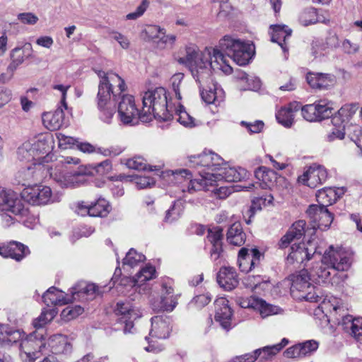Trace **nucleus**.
Returning a JSON list of instances; mask_svg holds the SVG:
<instances>
[{"instance_id": "nucleus-1", "label": "nucleus", "mask_w": 362, "mask_h": 362, "mask_svg": "<svg viewBox=\"0 0 362 362\" xmlns=\"http://www.w3.org/2000/svg\"><path fill=\"white\" fill-rule=\"evenodd\" d=\"M214 60H212L210 49L200 52L197 46L190 45L186 47L185 57L179 59L180 63L189 66L193 78L199 84L202 98L207 104L214 103L218 94L222 92L211 78V71H221L226 74H230L233 71L221 53L214 50Z\"/></svg>"}, {"instance_id": "nucleus-2", "label": "nucleus", "mask_w": 362, "mask_h": 362, "mask_svg": "<svg viewBox=\"0 0 362 362\" xmlns=\"http://www.w3.org/2000/svg\"><path fill=\"white\" fill-rule=\"evenodd\" d=\"M189 166L196 168L198 174L201 176L200 179L192 180L191 173L186 169H180L171 171V174L175 177H179L189 180L187 186V192L193 193L199 190H209L210 180L205 181L204 175L206 173H201L200 171L206 173H219L220 168H222L223 159L216 153L213 152L206 153L197 156H191L189 158Z\"/></svg>"}, {"instance_id": "nucleus-3", "label": "nucleus", "mask_w": 362, "mask_h": 362, "mask_svg": "<svg viewBox=\"0 0 362 362\" xmlns=\"http://www.w3.org/2000/svg\"><path fill=\"white\" fill-rule=\"evenodd\" d=\"M97 74L100 78L96 98L98 108L101 119L110 123L115 113L111 98L114 100H117L126 90V84L124 79L114 72L99 70Z\"/></svg>"}, {"instance_id": "nucleus-4", "label": "nucleus", "mask_w": 362, "mask_h": 362, "mask_svg": "<svg viewBox=\"0 0 362 362\" xmlns=\"http://www.w3.org/2000/svg\"><path fill=\"white\" fill-rule=\"evenodd\" d=\"M142 102L140 116L142 122H148L153 118L168 121L173 117V107L168 102L167 91L164 88L158 87L145 92Z\"/></svg>"}, {"instance_id": "nucleus-5", "label": "nucleus", "mask_w": 362, "mask_h": 362, "mask_svg": "<svg viewBox=\"0 0 362 362\" xmlns=\"http://www.w3.org/2000/svg\"><path fill=\"white\" fill-rule=\"evenodd\" d=\"M207 49L211 50L212 60H214V51L217 50L223 54L228 65L230 64L223 52L240 66L247 64L254 54V46L252 44L234 38L230 35H225L220 40L218 49Z\"/></svg>"}, {"instance_id": "nucleus-6", "label": "nucleus", "mask_w": 362, "mask_h": 362, "mask_svg": "<svg viewBox=\"0 0 362 362\" xmlns=\"http://www.w3.org/2000/svg\"><path fill=\"white\" fill-rule=\"evenodd\" d=\"M311 279L310 274L306 269L291 274L288 280L291 284V295L298 300L315 303L320 301L322 296L317 293L315 287L310 283Z\"/></svg>"}, {"instance_id": "nucleus-7", "label": "nucleus", "mask_w": 362, "mask_h": 362, "mask_svg": "<svg viewBox=\"0 0 362 362\" xmlns=\"http://www.w3.org/2000/svg\"><path fill=\"white\" fill-rule=\"evenodd\" d=\"M324 240L317 237H312L307 243L293 245L291 252L286 259L287 264H305L309 261L315 254L321 255L326 247Z\"/></svg>"}, {"instance_id": "nucleus-8", "label": "nucleus", "mask_w": 362, "mask_h": 362, "mask_svg": "<svg viewBox=\"0 0 362 362\" xmlns=\"http://www.w3.org/2000/svg\"><path fill=\"white\" fill-rule=\"evenodd\" d=\"M54 90L60 93V102L58 107L54 112H45L42 115V123L44 126L50 131L59 129L64 123V110L67 109L66 102L67 90L70 86L62 84H56L52 86Z\"/></svg>"}, {"instance_id": "nucleus-9", "label": "nucleus", "mask_w": 362, "mask_h": 362, "mask_svg": "<svg viewBox=\"0 0 362 362\" xmlns=\"http://www.w3.org/2000/svg\"><path fill=\"white\" fill-rule=\"evenodd\" d=\"M21 197L30 205L41 206L59 202V197L54 196L48 186L35 184L24 188Z\"/></svg>"}, {"instance_id": "nucleus-10", "label": "nucleus", "mask_w": 362, "mask_h": 362, "mask_svg": "<svg viewBox=\"0 0 362 362\" xmlns=\"http://www.w3.org/2000/svg\"><path fill=\"white\" fill-rule=\"evenodd\" d=\"M46 346L42 334L33 333L22 339L19 344V356L23 362H34Z\"/></svg>"}, {"instance_id": "nucleus-11", "label": "nucleus", "mask_w": 362, "mask_h": 362, "mask_svg": "<svg viewBox=\"0 0 362 362\" xmlns=\"http://www.w3.org/2000/svg\"><path fill=\"white\" fill-rule=\"evenodd\" d=\"M52 170V165L49 164L34 163L25 168L18 170L15 175V181L22 186H31L33 182L40 181L49 175Z\"/></svg>"}, {"instance_id": "nucleus-12", "label": "nucleus", "mask_w": 362, "mask_h": 362, "mask_svg": "<svg viewBox=\"0 0 362 362\" xmlns=\"http://www.w3.org/2000/svg\"><path fill=\"white\" fill-rule=\"evenodd\" d=\"M332 267L328 263L321 262L313 267L310 272L313 281L319 284H328L332 286H340L348 278L345 273L333 272Z\"/></svg>"}, {"instance_id": "nucleus-13", "label": "nucleus", "mask_w": 362, "mask_h": 362, "mask_svg": "<svg viewBox=\"0 0 362 362\" xmlns=\"http://www.w3.org/2000/svg\"><path fill=\"white\" fill-rule=\"evenodd\" d=\"M322 262L329 264L333 272L344 273L351 266V255L343 248L330 245L323 253Z\"/></svg>"}, {"instance_id": "nucleus-14", "label": "nucleus", "mask_w": 362, "mask_h": 362, "mask_svg": "<svg viewBox=\"0 0 362 362\" xmlns=\"http://www.w3.org/2000/svg\"><path fill=\"white\" fill-rule=\"evenodd\" d=\"M0 211H8L16 216H25L28 209L23 203L18 194L11 190L0 187Z\"/></svg>"}, {"instance_id": "nucleus-15", "label": "nucleus", "mask_w": 362, "mask_h": 362, "mask_svg": "<svg viewBox=\"0 0 362 362\" xmlns=\"http://www.w3.org/2000/svg\"><path fill=\"white\" fill-rule=\"evenodd\" d=\"M118 117L125 125H134L141 120V111L139 110L133 95H123L118 103Z\"/></svg>"}, {"instance_id": "nucleus-16", "label": "nucleus", "mask_w": 362, "mask_h": 362, "mask_svg": "<svg viewBox=\"0 0 362 362\" xmlns=\"http://www.w3.org/2000/svg\"><path fill=\"white\" fill-rule=\"evenodd\" d=\"M115 314L120 316L119 320L124 324V332L131 333L134 327V321L141 317V312L139 307L129 300L119 301L115 309Z\"/></svg>"}, {"instance_id": "nucleus-17", "label": "nucleus", "mask_w": 362, "mask_h": 362, "mask_svg": "<svg viewBox=\"0 0 362 362\" xmlns=\"http://www.w3.org/2000/svg\"><path fill=\"white\" fill-rule=\"evenodd\" d=\"M178 296L174 293L172 282L168 279L161 284L160 296L158 299H151L152 308L157 311L171 312L177 305Z\"/></svg>"}, {"instance_id": "nucleus-18", "label": "nucleus", "mask_w": 362, "mask_h": 362, "mask_svg": "<svg viewBox=\"0 0 362 362\" xmlns=\"http://www.w3.org/2000/svg\"><path fill=\"white\" fill-rule=\"evenodd\" d=\"M201 173H206L204 175L205 180H210V186H213L214 183L217 181L224 180L226 182H240L249 176V173L243 168L238 167H229L225 165L224 167L220 168L219 173H206L205 171H200Z\"/></svg>"}, {"instance_id": "nucleus-19", "label": "nucleus", "mask_w": 362, "mask_h": 362, "mask_svg": "<svg viewBox=\"0 0 362 362\" xmlns=\"http://www.w3.org/2000/svg\"><path fill=\"white\" fill-rule=\"evenodd\" d=\"M50 177L59 184L62 187L75 188L86 185L88 181V176L85 173L76 170L74 172H61L54 170L50 172Z\"/></svg>"}, {"instance_id": "nucleus-20", "label": "nucleus", "mask_w": 362, "mask_h": 362, "mask_svg": "<svg viewBox=\"0 0 362 362\" xmlns=\"http://www.w3.org/2000/svg\"><path fill=\"white\" fill-rule=\"evenodd\" d=\"M327 178V169L323 165L313 163L298 177V182L310 188H315L324 183Z\"/></svg>"}, {"instance_id": "nucleus-21", "label": "nucleus", "mask_w": 362, "mask_h": 362, "mask_svg": "<svg viewBox=\"0 0 362 362\" xmlns=\"http://www.w3.org/2000/svg\"><path fill=\"white\" fill-rule=\"evenodd\" d=\"M306 213L312 221L317 224V227L322 230L328 228L333 221V214L327 209L313 204L307 209Z\"/></svg>"}, {"instance_id": "nucleus-22", "label": "nucleus", "mask_w": 362, "mask_h": 362, "mask_svg": "<svg viewBox=\"0 0 362 362\" xmlns=\"http://www.w3.org/2000/svg\"><path fill=\"white\" fill-rule=\"evenodd\" d=\"M215 320L226 330L231 327L232 311L228 305V300L219 298L215 300Z\"/></svg>"}, {"instance_id": "nucleus-23", "label": "nucleus", "mask_w": 362, "mask_h": 362, "mask_svg": "<svg viewBox=\"0 0 362 362\" xmlns=\"http://www.w3.org/2000/svg\"><path fill=\"white\" fill-rule=\"evenodd\" d=\"M216 279L218 285L228 291L236 288L239 284L235 269L231 267H221L217 274Z\"/></svg>"}, {"instance_id": "nucleus-24", "label": "nucleus", "mask_w": 362, "mask_h": 362, "mask_svg": "<svg viewBox=\"0 0 362 362\" xmlns=\"http://www.w3.org/2000/svg\"><path fill=\"white\" fill-rule=\"evenodd\" d=\"M261 254L257 248L249 250L246 247H242L238 252V262L242 272L251 271L259 263Z\"/></svg>"}, {"instance_id": "nucleus-25", "label": "nucleus", "mask_w": 362, "mask_h": 362, "mask_svg": "<svg viewBox=\"0 0 362 362\" xmlns=\"http://www.w3.org/2000/svg\"><path fill=\"white\" fill-rule=\"evenodd\" d=\"M29 252L27 246L16 241H11L7 244L0 245V255L6 258H12L18 262L23 259Z\"/></svg>"}, {"instance_id": "nucleus-26", "label": "nucleus", "mask_w": 362, "mask_h": 362, "mask_svg": "<svg viewBox=\"0 0 362 362\" xmlns=\"http://www.w3.org/2000/svg\"><path fill=\"white\" fill-rule=\"evenodd\" d=\"M29 143L31 144L32 151H34L36 157L41 158V163H47L51 158L49 154L51 149L50 137L46 134H40Z\"/></svg>"}, {"instance_id": "nucleus-27", "label": "nucleus", "mask_w": 362, "mask_h": 362, "mask_svg": "<svg viewBox=\"0 0 362 362\" xmlns=\"http://www.w3.org/2000/svg\"><path fill=\"white\" fill-rule=\"evenodd\" d=\"M170 319L167 316H155L151 318V338L166 339L170 332Z\"/></svg>"}, {"instance_id": "nucleus-28", "label": "nucleus", "mask_w": 362, "mask_h": 362, "mask_svg": "<svg viewBox=\"0 0 362 362\" xmlns=\"http://www.w3.org/2000/svg\"><path fill=\"white\" fill-rule=\"evenodd\" d=\"M346 191L345 187H325L318 190L316 193L318 206L327 207L332 205L341 197Z\"/></svg>"}, {"instance_id": "nucleus-29", "label": "nucleus", "mask_w": 362, "mask_h": 362, "mask_svg": "<svg viewBox=\"0 0 362 362\" xmlns=\"http://www.w3.org/2000/svg\"><path fill=\"white\" fill-rule=\"evenodd\" d=\"M74 300H93L101 293L99 287L94 284L81 282L71 288Z\"/></svg>"}, {"instance_id": "nucleus-30", "label": "nucleus", "mask_w": 362, "mask_h": 362, "mask_svg": "<svg viewBox=\"0 0 362 362\" xmlns=\"http://www.w3.org/2000/svg\"><path fill=\"white\" fill-rule=\"evenodd\" d=\"M344 330L349 333L356 342L362 344V317L345 315L340 322Z\"/></svg>"}, {"instance_id": "nucleus-31", "label": "nucleus", "mask_w": 362, "mask_h": 362, "mask_svg": "<svg viewBox=\"0 0 362 362\" xmlns=\"http://www.w3.org/2000/svg\"><path fill=\"white\" fill-rule=\"evenodd\" d=\"M45 342L50 348V351L54 354H67L72 350V344L69 339L62 334H54Z\"/></svg>"}, {"instance_id": "nucleus-32", "label": "nucleus", "mask_w": 362, "mask_h": 362, "mask_svg": "<svg viewBox=\"0 0 362 362\" xmlns=\"http://www.w3.org/2000/svg\"><path fill=\"white\" fill-rule=\"evenodd\" d=\"M255 175L259 180L256 185L262 189H271L277 181V174L264 166H261L256 170Z\"/></svg>"}, {"instance_id": "nucleus-33", "label": "nucleus", "mask_w": 362, "mask_h": 362, "mask_svg": "<svg viewBox=\"0 0 362 362\" xmlns=\"http://www.w3.org/2000/svg\"><path fill=\"white\" fill-rule=\"evenodd\" d=\"M270 28L272 29V41L276 42L284 52H286L288 50L286 40L291 37L292 30L287 26L281 25H272Z\"/></svg>"}, {"instance_id": "nucleus-34", "label": "nucleus", "mask_w": 362, "mask_h": 362, "mask_svg": "<svg viewBox=\"0 0 362 362\" xmlns=\"http://www.w3.org/2000/svg\"><path fill=\"white\" fill-rule=\"evenodd\" d=\"M300 108V105L297 103H290L288 106L281 107L276 115L278 122L285 127H291L293 123L295 112Z\"/></svg>"}, {"instance_id": "nucleus-35", "label": "nucleus", "mask_w": 362, "mask_h": 362, "mask_svg": "<svg viewBox=\"0 0 362 362\" xmlns=\"http://www.w3.org/2000/svg\"><path fill=\"white\" fill-rule=\"evenodd\" d=\"M226 240L230 245L235 246L243 245L246 240V234L240 222H235L228 229Z\"/></svg>"}, {"instance_id": "nucleus-36", "label": "nucleus", "mask_w": 362, "mask_h": 362, "mask_svg": "<svg viewBox=\"0 0 362 362\" xmlns=\"http://www.w3.org/2000/svg\"><path fill=\"white\" fill-rule=\"evenodd\" d=\"M306 78L308 84L313 88H327L334 83V77L330 74L309 73Z\"/></svg>"}, {"instance_id": "nucleus-37", "label": "nucleus", "mask_w": 362, "mask_h": 362, "mask_svg": "<svg viewBox=\"0 0 362 362\" xmlns=\"http://www.w3.org/2000/svg\"><path fill=\"white\" fill-rule=\"evenodd\" d=\"M32 46L30 43L25 44L21 47H15L11 52V63L9 68L16 69L19 65L23 64L25 59L31 56Z\"/></svg>"}, {"instance_id": "nucleus-38", "label": "nucleus", "mask_w": 362, "mask_h": 362, "mask_svg": "<svg viewBox=\"0 0 362 362\" xmlns=\"http://www.w3.org/2000/svg\"><path fill=\"white\" fill-rule=\"evenodd\" d=\"M42 300L47 306L64 305L69 300L65 293L55 287L49 288L42 296Z\"/></svg>"}, {"instance_id": "nucleus-39", "label": "nucleus", "mask_w": 362, "mask_h": 362, "mask_svg": "<svg viewBox=\"0 0 362 362\" xmlns=\"http://www.w3.org/2000/svg\"><path fill=\"white\" fill-rule=\"evenodd\" d=\"M358 107L355 104H346L343 105L332 117V122L334 126H340L347 122L356 113Z\"/></svg>"}, {"instance_id": "nucleus-40", "label": "nucleus", "mask_w": 362, "mask_h": 362, "mask_svg": "<svg viewBox=\"0 0 362 362\" xmlns=\"http://www.w3.org/2000/svg\"><path fill=\"white\" fill-rule=\"evenodd\" d=\"M23 333L20 330L13 329L8 325H0V343L13 344L23 339Z\"/></svg>"}, {"instance_id": "nucleus-41", "label": "nucleus", "mask_w": 362, "mask_h": 362, "mask_svg": "<svg viewBox=\"0 0 362 362\" xmlns=\"http://www.w3.org/2000/svg\"><path fill=\"white\" fill-rule=\"evenodd\" d=\"M288 343V340L284 338L281 341L277 344L267 346L263 348L256 349L255 353L257 355V358H259L262 361L269 360L279 353L284 346H286Z\"/></svg>"}, {"instance_id": "nucleus-42", "label": "nucleus", "mask_w": 362, "mask_h": 362, "mask_svg": "<svg viewBox=\"0 0 362 362\" xmlns=\"http://www.w3.org/2000/svg\"><path fill=\"white\" fill-rule=\"evenodd\" d=\"M244 284L252 291H255L259 288L266 290L269 288V282L259 275H248L244 280Z\"/></svg>"}, {"instance_id": "nucleus-43", "label": "nucleus", "mask_w": 362, "mask_h": 362, "mask_svg": "<svg viewBox=\"0 0 362 362\" xmlns=\"http://www.w3.org/2000/svg\"><path fill=\"white\" fill-rule=\"evenodd\" d=\"M176 119L182 125L186 127H194L196 126V120L192 117L185 109L184 106L179 105L176 109H175Z\"/></svg>"}, {"instance_id": "nucleus-44", "label": "nucleus", "mask_w": 362, "mask_h": 362, "mask_svg": "<svg viewBox=\"0 0 362 362\" xmlns=\"http://www.w3.org/2000/svg\"><path fill=\"white\" fill-rule=\"evenodd\" d=\"M318 121L330 117L333 115L332 103L327 100H320L315 102Z\"/></svg>"}, {"instance_id": "nucleus-45", "label": "nucleus", "mask_w": 362, "mask_h": 362, "mask_svg": "<svg viewBox=\"0 0 362 362\" xmlns=\"http://www.w3.org/2000/svg\"><path fill=\"white\" fill-rule=\"evenodd\" d=\"M156 277V269L154 267L147 265L143 267L134 277V286H140L144 283Z\"/></svg>"}, {"instance_id": "nucleus-46", "label": "nucleus", "mask_w": 362, "mask_h": 362, "mask_svg": "<svg viewBox=\"0 0 362 362\" xmlns=\"http://www.w3.org/2000/svg\"><path fill=\"white\" fill-rule=\"evenodd\" d=\"M110 212V205L105 199H98L96 202L90 204V216L103 217Z\"/></svg>"}, {"instance_id": "nucleus-47", "label": "nucleus", "mask_w": 362, "mask_h": 362, "mask_svg": "<svg viewBox=\"0 0 362 362\" xmlns=\"http://www.w3.org/2000/svg\"><path fill=\"white\" fill-rule=\"evenodd\" d=\"M184 210L183 202L182 200H176L173 205L166 211L164 221L166 223H172L177 220Z\"/></svg>"}, {"instance_id": "nucleus-48", "label": "nucleus", "mask_w": 362, "mask_h": 362, "mask_svg": "<svg viewBox=\"0 0 362 362\" xmlns=\"http://www.w3.org/2000/svg\"><path fill=\"white\" fill-rule=\"evenodd\" d=\"M32 150V146L29 142L23 144L18 149V157L21 160H25L28 161L35 160L37 161V163L41 162V158H37L34 151Z\"/></svg>"}, {"instance_id": "nucleus-49", "label": "nucleus", "mask_w": 362, "mask_h": 362, "mask_svg": "<svg viewBox=\"0 0 362 362\" xmlns=\"http://www.w3.org/2000/svg\"><path fill=\"white\" fill-rule=\"evenodd\" d=\"M255 310H259L262 317L264 318L272 315L278 314L280 308L277 306L267 303L262 299L259 298L257 304H256Z\"/></svg>"}, {"instance_id": "nucleus-50", "label": "nucleus", "mask_w": 362, "mask_h": 362, "mask_svg": "<svg viewBox=\"0 0 362 362\" xmlns=\"http://www.w3.org/2000/svg\"><path fill=\"white\" fill-rule=\"evenodd\" d=\"M146 259L145 256L141 253H138L134 249L132 248L127 253L123 259V264L129 265L131 267L136 266L139 263Z\"/></svg>"}, {"instance_id": "nucleus-51", "label": "nucleus", "mask_w": 362, "mask_h": 362, "mask_svg": "<svg viewBox=\"0 0 362 362\" xmlns=\"http://www.w3.org/2000/svg\"><path fill=\"white\" fill-rule=\"evenodd\" d=\"M306 223L304 220L296 221L287 231L295 240L300 239L306 232Z\"/></svg>"}, {"instance_id": "nucleus-52", "label": "nucleus", "mask_w": 362, "mask_h": 362, "mask_svg": "<svg viewBox=\"0 0 362 362\" xmlns=\"http://www.w3.org/2000/svg\"><path fill=\"white\" fill-rule=\"evenodd\" d=\"M223 229L220 227H214L209 230L207 239L214 246H222Z\"/></svg>"}, {"instance_id": "nucleus-53", "label": "nucleus", "mask_w": 362, "mask_h": 362, "mask_svg": "<svg viewBox=\"0 0 362 362\" xmlns=\"http://www.w3.org/2000/svg\"><path fill=\"white\" fill-rule=\"evenodd\" d=\"M149 4V0H141V4L136 7L134 11L125 16V19L127 21H136L141 18L146 11Z\"/></svg>"}, {"instance_id": "nucleus-54", "label": "nucleus", "mask_w": 362, "mask_h": 362, "mask_svg": "<svg viewBox=\"0 0 362 362\" xmlns=\"http://www.w3.org/2000/svg\"><path fill=\"white\" fill-rule=\"evenodd\" d=\"M149 4V0H141V4L136 7L134 11L125 16V19L127 21H136L141 18L146 11Z\"/></svg>"}, {"instance_id": "nucleus-55", "label": "nucleus", "mask_w": 362, "mask_h": 362, "mask_svg": "<svg viewBox=\"0 0 362 362\" xmlns=\"http://www.w3.org/2000/svg\"><path fill=\"white\" fill-rule=\"evenodd\" d=\"M83 312V308L80 305L67 306L62 310L61 316L64 320L70 321L82 314Z\"/></svg>"}, {"instance_id": "nucleus-56", "label": "nucleus", "mask_w": 362, "mask_h": 362, "mask_svg": "<svg viewBox=\"0 0 362 362\" xmlns=\"http://www.w3.org/2000/svg\"><path fill=\"white\" fill-rule=\"evenodd\" d=\"M164 28H160L156 25H147L144 33L148 37L150 40H152L157 43L162 33H163Z\"/></svg>"}, {"instance_id": "nucleus-57", "label": "nucleus", "mask_w": 362, "mask_h": 362, "mask_svg": "<svg viewBox=\"0 0 362 362\" xmlns=\"http://www.w3.org/2000/svg\"><path fill=\"white\" fill-rule=\"evenodd\" d=\"M315 103L306 105L301 107V114L305 119L309 122L318 121Z\"/></svg>"}, {"instance_id": "nucleus-58", "label": "nucleus", "mask_w": 362, "mask_h": 362, "mask_svg": "<svg viewBox=\"0 0 362 362\" xmlns=\"http://www.w3.org/2000/svg\"><path fill=\"white\" fill-rule=\"evenodd\" d=\"M126 165L129 168L136 170H146L148 166L146 160L141 156H135L128 159Z\"/></svg>"}, {"instance_id": "nucleus-59", "label": "nucleus", "mask_w": 362, "mask_h": 362, "mask_svg": "<svg viewBox=\"0 0 362 362\" xmlns=\"http://www.w3.org/2000/svg\"><path fill=\"white\" fill-rule=\"evenodd\" d=\"M341 49L344 54L353 55L360 50V45L358 43L351 42L349 39H344L341 42Z\"/></svg>"}, {"instance_id": "nucleus-60", "label": "nucleus", "mask_w": 362, "mask_h": 362, "mask_svg": "<svg viewBox=\"0 0 362 362\" xmlns=\"http://www.w3.org/2000/svg\"><path fill=\"white\" fill-rule=\"evenodd\" d=\"M56 135L59 146H62L64 148L76 146L78 141L77 139L66 136L62 133H57Z\"/></svg>"}, {"instance_id": "nucleus-61", "label": "nucleus", "mask_w": 362, "mask_h": 362, "mask_svg": "<svg viewBox=\"0 0 362 362\" xmlns=\"http://www.w3.org/2000/svg\"><path fill=\"white\" fill-rule=\"evenodd\" d=\"M184 78V74L182 73H177L174 74L171 77V84L173 91L175 92V96L177 100H180L182 99L181 93H180V87L182 85V82Z\"/></svg>"}, {"instance_id": "nucleus-62", "label": "nucleus", "mask_w": 362, "mask_h": 362, "mask_svg": "<svg viewBox=\"0 0 362 362\" xmlns=\"http://www.w3.org/2000/svg\"><path fill=\"white\" fill-rule=\"evenodd\" d=\"M273 199L274 197L271 194L264 197H257L252 201L251 209L260 210L262 206H266L272 204Z\"/></svg>"}, {"instance_id": "nucleus-63", "label": "nucleus", "mask_w": 362, "mask_h": 362, "mask_svg": "<svg viewBox=\"0 0 362 362\" xmlns=\"http://www.w3.org/2000/svg\"><path fill=\"white\" fill-rule=\"evenodd\" d=\"M17 19L22 23L25 25H35L39 18L38 17L31 12H25L18 13L17 16Z\"/></svg>"}, {"instance_id": "nucleus-64", "label": "nucleus", "mask_w": 362, "mask_h": 362, "mask_svg": "<svg viewBox=\"0 0 362 362\" xmlns=\"http://www.w3.org/2000/svg\"><path fill=\"white\" fill-rule=\"evenodd\" d=\"M53 318V313L51 310L42 311L40 315L34 320L33 326L35 328H40L45 325Z\"/></svg>"}]
</instances>
